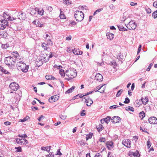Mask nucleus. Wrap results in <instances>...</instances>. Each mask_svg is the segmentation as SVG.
Masks as SVG:
<instances>
[{"mask_svg": "<svg viewBox=\"0 0 157 157\" xmlns=\"http://www.w3.org/2000/svg\"><path fill=\"white\" fill-rule=\"evenodd\" d=\"M16 59L11 56H9L5 58L4 60L5 63L7 65L10 69L13 70L15 67V63Z\"/></svg>", "mask_w": 157, "mask_h": 157, "instance_id": "f257e3e1", "label": "nucleus"}, {"mask_svg": "<svg viewBox=\"0 0 157 157\" xmlns=\"http://www.w3.org/2000/svg\"><path fill=\"white\" fill-rule=\"evenodd\" d=\"M17 66L18 67V69L24 72H27L29 69V66L27 65L22 61L17 62Z\"/></svg>", "mask_w": 157, "mask_h": 157, "instance_id": "f03ea898", "label": "nucleus"}, {"mask_svg": "<svg viewBox=\"0 0 157 157\" xmlns=\"http://www.w3.org/2000/svg\"><path fill=\"white\" fill-rule=\"evenodd\" d=\"M75 13V17L77 21H81L83 20L84 14L82 11L77 10Z\"/></svg>", "mask_w": 157, "mask_h": 157, "instance_id": "7ed1b4c3", "label": "nucleus"}, {"mask_svg": "<svg viewBox=\"0 0 157 157\" xmlns=\"http://www.w3.org/2000/svg\"><path fill=\"white\" fill-rule=\"evenodd\" d=\"M66 75L68 77L65 78V79L69 81L75 78L76 76V73L73 71H70L67 74H66Z\"/></svg>", "mask_w": 157, "mask_h": 157, "instance_id": "20e7f679", "label": "nucleus"}, {"mask_svg": "<svg viewBox=\"0 0 157 157\" xmlns=\"http://www.w3.org/2000/svg\"><path fill=\"white\" fill-rule=\"evenodd\" d=\"M136 27V24L133 21H130L126 25L127 28L129 30H134Z\"/></svg>", "mask_w": 157, "mask_h": 157, "instance_id": "39448f33", "label": "nucleus"}, {"mask_svg": "<svg viewBox=\"0 0 157 157\" xmlns=\"http://www.w3.org/2000/svg\"><path fill=\"white\" fill-rule=\"evenodd\" d=\"M19 86L18 84L16 82L11 83L9 85V87L12 90L16 91L18 89Z\"/></svg>", "mask_w": 157, "mask_h": 157, "instance_id": "423d86ee", "label": "nucleus"}, {"mask_svg": "<svg viewBox=\"0 0 157 157\" xmlns=\"http://www.w3.org/2000/svg\"><path fill=\"white\" fill-rule=\"evenodd\" d=\"M16 142L18 144L21 145L26 144L28 143L27 140L24 138H17Z\"/></svg>", "mask_w": 157, "mask_h": 157, "instance_id": "0eeeda50", "label": "nucleus"}, {"mask_svg": "<svg viewBox=\"0 0 157 157\" xmlns=\"http://www.w3.org/2000/svg\"><path fill=\"white\" fill-rule=\"evenodd\" d=\"M17 19L20 20H24L26 18V14L22 12H19L17 15Z\"/></svg>", "mask_w": 157, "mask_h": 157, "instance_id": "6e6552de", "label": "nucleus"}, {"mask_svg": "<svg viewBox=\"0 0 157 157\" xmlns=\"http://www.w3.org/2000/svg\"><path fill=\"white\" fill-rule=\"evenodd\" d=\"M122 144L128 148L131 147V141L128 139L123 140L122 141Z\"/></svg>", "mask_w": 157, "mask_h": 157, "instance_id": "1a4fd4ad", "label": "nucleus"}, {"mask_svg": "<svg viewBox=\"0 0 157 157\" xmlns=\"http://www.w3.org/2000/svg\"><path fill=\"white\" fill-rule=\"evenodd\" d=\"M149 122L151 124H157V118L155 117H151L148 118Z\"/></svg>", "mask_w": 157, "mask_h": 157, "instance_id": "9d476101", "label": "nucleus"}, {"mask_svg": "<svg viewBox=\"0 0 157 157\" xmlns=\"http://www.w3.org/2000/svg\"><path fill=\"white\" fill-rule=\"evenodd\" d=\"M41 59L43 63H46L49 60V57L46 54H43L41 55Z\"/></svg>", "mask_w": 157, "mask_h": 157, "instance_id": "9b49d317", "label": "nucleus"}, {"mask_svg": "<svg viewBox=\"0 0 157 157\" xmlns=\"http://www.w3.org/2000/svg\"><path fill=\"white\" fill-rule=\"evenodd\" d=\"M85 100V102L88 106H90L93 103V101L89 97H86L84 98Z\"/></svg>", "mask_w": 157, "mask_h": 157, "instance_id": "f8f14e48", "label": "nucleus"}, {"mask_svg": "<svg viewBox=\"0 0 157 157\" xmlns=\"http://www.w3.org/2000/svg\"><path fill=\"white\" fill-rule=\"evenodd\" d=\"M121 119L118 116H114L111 119V121L113 123H119L121 121Z\"/></svg>", "mask_w": 157, "mask_h": 157, "instance_id": "ddd939ff", "label": "nucleus"}, {"mask_svg": "<svg viewBox=\"0 0 157 157\" xmlns=\"http://www.w3.org/2000/svg\"><path fill=\"white\" fill-rule=\"evenodd\" d=\"M59 98V97L57 95H55L52 96L51 98L48 99L49 101L50 102H53L58 100Z\"/></svg>", "mask_w": 157, "mask_h": 157, "instance_id": "4468645a", "label": "nucleus"}, {"mask_svg": "<svg viewBox=\"0 0 157 157\" xmlns=\"http://www.w3.org/2000/svg\"><path fill=\"white\" fill-rule=\"evenodd\" d=\"M95 78L99 82L102 80L103 77L102 75L99 73H97L95 76Z\"/></svg>", "mask_w": 157, "mask_h": 157, "instance_id": "2eb2a0df", "label": "nucleus"}, {"mask_svg": "<svg viewBox=\"0 0 157 157\" xmlns=\"http://www.w3.org/2000/svg\"><path fill=\"white\" fill-rule=\"evenodd\" d=\"M72 51L74 54L76 55H82L83 53V52L82 51H81L79 49H76L75 48L74 49L72 50Z\"/></svg>", "mask_w": 157, "mask_h": 157, "instance_id": "dca6fc26", "label": "nucleus"}, {"mask_svg": "<svg viewBox=\"0 0 157 157\" xmlns=\"http://www.w3.org/2000/svg\"><path fill=\"white\" fill-rule=\"evenodd\" d=\"M33 23L37 27H42L43 26V25L41 24L40 21L38 20H34Z\"/></svg>", "mask_w": 157, "mask_h": 157, "instance_id": "f3484780", "label": "nucleus"}, {"mask_svg": "<svg viewBox=\"0 0 157 157\" xmlns=\"http://www.w3.org/2000/svg\"><path fill=\"white\" fill-rule=\"evenodd\" d=\"M106 36L107 38L109 39L110 40H112L114 37V35L112 33H109L106 34Z\"/></svg>", "mask_w": 157, "mask_h": 157, "instance_id": "a211bd4d", "label": "nucleus"}, {"mask_svg": "<svg viewBox=\"0 0 157 157\" xmlns=\"http://www.w3.org/2000/svg\"><path fill=\"white\" fill-rule=\"evenodd\" d=\"M37 10H38V8L36 7L35 9L32 8L31 10V12L30 14L34 16L36 14V12L37 11Z\"/></svg>", "mask_w": 157, "mask_h": 157, "instance_id": "6ab92c4d", "label": "nucleus"}, {"mask_svg": "<svg viewBox=\"0 0 157 157\" xmlns=\"http://www.w3.org/2000/svg\"><path fill=\"white\" fill-rule=\"evenodd\" d=\"M0 71L2 72L5 74H8L10 75V73L3 67L0 66Z\"/></svg>", "mask_w": 157, "mask_h": 157, "instance_id": "aec40b11", "label": "nucleus"}, {"mask_svg": "<svg viewBox=\"0 0 157 157\" xmlns=\"http://www.w3.org/2000/svg\"><path fill=\"white\" fill-rule=\"evenodd\" d=\"M117 27L119 29L120 31H127V29L124 28V27L121 25H117Z\"/></svg>", "mask_w": 157, "mask_h": 157, "instance_id": "412c9836", "label": "nucleus"}, {"mask_svg": "<svg viewBox=\"0 0 157 157\" xmlns=\"http://www.w3.org/2000/svg\"><path fill=\"white\" fill-rule=\"evenodd\" d=\"M106 145L107 146V147L109 149H111V148L113 147V144L112 142H107L106 143Z\"/></svg>", "mask_w": 157, "mask_h": 157, "instance_id": "4be33fe9", "label": "nucleus"}, {"mask_svg": "<svg viewBox=\"0 0 157 157\" xmlns=\"http://www.w3.org/2000/svg\"><path fill=\"white\" fill-rule=\"evenodd\" d=\"M51 146L46 147H42L41 149L42 150L46 151L49 152L50 150Z\"/></svg>", "mask_w": 157, "mask_h": 157, "instance_id": "5701e85b", "label": "nucleus"}, {"mask_svg": "<svg viewBox=\"0 0 157 157\" xmlns=\"http://www.w3.org/2000/svg\"><path fill=\"white\" fill-rule=\"evenodd\" d=\"M141 100L142 101L143 104L145 105L147 103L148 101L147 97H145L144 101L143 98H142L141 99Z\"/></svg>", "mask_w": 157, "mask_h": 157, "instance_id": "b1692460", "label": "nucleus"}, {"mask_svg": "<svg viewBox=\"0 0 157 157\" xmlns=\"http://www.w3.org/2000/svg\"><path fill=\"white\" fill-rule=\"evenodd\" d=\"M75 88V87L73 86L72 87L68 89L65 93V94H69L73 91Z\"/></svg>", "mask_w": 157, "mask_h": 157, "instance_id": "393cba45", "label": "nucleus"}, {"mask_svg": "<svg viewBox=\"0 0 157 157\" xmlns=\"http://www.w3.org/2000/svg\"><path fill=\"white\" fill-rule=\"evenodd\" d=\"M38 10H37V12H38V14L41 15H43L44 12L43 9L42 8H38Z\"/></svg>", "mask_w": 157, "mask_h": 157, "instance_id": "a878e982", "label": "nucleus"}, {"mask_svg": "<svg viewBox=\"0 0 157 157\" xmlns=\"http://www.w3.org/2000/svg\"><path fill=\"white\" fill-rule=\"evenodd\" d=\"M1 22L3 25H5L6 26H8L9 25V24H8V22L7 20H6L4 19H3L1 21Z\"/></svg>", "mask_w": 157, "mask_h": 157, "instance_id": "bb28decb", "label": "nucleus"}, {"mask_svg": "<svg viewBox=\"0 0 157 157\" xmlns=\"http://www.w3.org/2000/svg\"><path fill=\"white\" fill-rule=\"evenodd\" d=\"M97 128L98 132H99L102 130L104 127L102 124H100L98 126H97Z\"/></svg>", "mask_w": 157, "mask_h": 157, "instance_id": "cd10ccee", "label": "nucleus"}, {"mask_svg": "<svg viewBox=\"0 0 157 157\" xmlns=\"http://www.w3.org/2000/svg\"><path fill=\"white\" fill-rule=\"evenodd\" d=\"M45 78L47 80H50L51 79L55 80L56 79V78H55L54 77H53L52 75H46L45 76Z\"/></svg>", "mask_w": 157, "mask_h": 157, "instance_id": "c85d7f7f", "label": "nucleus"}, {"mask_svg": "<svg viewBox=\"0 0 157 157\" xmlns=\"http://www.w3.org/2000/svg\"><path fill=\"white\" fill-rule=\"evenodd\" d=\"M10 15V14L8 13L7 12H5L3 14V18L7 19L8 17Z\"/></svg>", "mask_w": 157, "mask_h": 157, "instance_id": "c756f323", "label": "nucleus"}, {"mask_svg": "<svg viewBox=\"0 0 157 157\" xmlns=\"http://www.w3.org/2000/svg\"><path fill=\"white\" fill-rule=\"evenodd\" d=\"M145 116V113L144 111L140 112L139 114V117L141 119H143Z\"/></svg>", "mask_w": 157, "mask_h": 157, "instance_id": "7c9ffc66", "label": "nucleus"}, {"mask_svg": "<svg viewBox=\"0 0 157 157\" xmlns=\"http://www.w3.org/2000/svg\"><path fill=\"white\" fill-rule=\"evenodd\" d=\"M111 117L109 116H107L106 117L103 119V121H104L106 123L108 124L109 121H110Z\"/></svg>", "mask_w": 157, "mask_h": 157, "instance_id": "2f4dec72", "label": "nucleus"}, {"mask_svg": "<svg viewBox=\"0 0 157 157\" xmlns=\"http://www.w3.org/2000/svg\"><path fill=\"white\" fill-rule=\"evenodd\" d=\"M135 103L137 105L136 106L139 107L141 105L142 103V101H140V100H137L135 102Z\"/></svg>", "mask_w": 157, "mask_h": 157, "instance_id": "473e14b6", "label": "nucleus"}, {"mask_svg": "<svg viewBox=\"0 0 157 157\" xmlns=\"http://www.w3.org/2000/svg\"><path fill=\"white\" fill-rule=\"evenodd\" d=\"M60 13L59 15L60 18L62 19H64L65 18V16L63 12L61 11V9H60Z\"/></svg>", "mask_w": 157, "mask_h": 157, "instance_id": "72a5a7b5", "label": "nucleus"}, {"mask_svg": "<svg viewBox=\"0 0 157 157\" xmlns=\"http://www.w3.org/2000/svg\"><path fill=\"white\" fill-rule=\"evenodd\" d=\"M48 46V44H46L45 43H42L41 46L42 47L44 48L45 50H47V46Z\"/></svg>", "mask_w": 157, "mask_h": 157, "instance_id": "f704fd0d", "label": "nucleus"}, {"mask_svg": "<svg viewBox=\"0 0 157 157\" xmlns=\"http://www.w3.org/2000/svg\"><path fill=\"white\" fill-rule=\"evenodd\" d=\"M93 135V133H90L88 134L87 135L86 137V140L91 138Z\"/></svg>", "mask_w": 157, "mask_h": 157, "instance_id": "c9c22d12", "label": "nucleus"}, {"mask_svg": "<svg viewBox=\"0 0 157 157\" xmlns=\"http://www.w3.org/2000/svg\"><path fill=\"white\" fill-rule=\"evenodd\" d=\"M125 109L127 111L130 110L132 112H133L134 110V108L133 107L130 106L126 107Z\"/></svg>", "mask_w": 157, "mask_h": 157, "instance_id": "e433bc0d", "label": "nucleus"}, {"mask_svg": "<svg viewBox=\"0 0 157 157\" xmlns=\"http://www.w3.org/2000/svg\"><path fill=\"white\" fill-rule=\"evenodd\" d=\"M132 155L134 156L139 157L140 156L139 151L137 150H136L135 152H132Z\"/></svg>", "mask_w": 157, "mask_h": 157, "instance_id": "4c0bfd02", "label": "nucleus"}, {"mask_svg": "<svg viewBox=\"0 0 157 157\" xmlns=\"http://www.w3.org/2000/svg\"><path fill=\"white\" fill-rule=\"evenodd\" d=\"M43 63V62L42 60L40 61H37L36 62V64L38 67H39L42 65Z\"/></svg>", "mask_w": 157, "mask_h": 157, "instance_id": "58836bf2", "label": "nucleus"}, {"mask_svg": "<svg viewBox=\"0 0 157 157\" xmlns=\"http://www.w3.org/2000/svg\"><path fill=\"white\" fill-rule=\"evenodd\" d=\"M123 91V90L122 89H121V90H119L117 92L116 94V97H119L121 95V94L122 93Z\"/></svg>", "mask_w": 157, "mask_h": 157, "instance_id": "ea45409f", "label": "nucleus"}, {"mask_svg": "<svg viewBox=\"0 0 157 157\" xmlns=\"http://www.w3.org/2000/svg\"><path fill=\"white\" fill-rule=\"evenodd\" d=\"M29 119V117L28 116H26L25 118L21 119V122H24L26 121Z\"/></svg>", "mask_w": 157, "mask_h": 157, "instance_id": "a19ab883", "label": "nucleus"}, {"mask_svg": "<svg viewBox=\"0 0 157 157\" xmlns=\"http://www.w3.org/2000/svg\"><path fill=\"white\" fill-rule=\"evenodd\" d=\"M17 18L12 17L10 15L8 17L7 19L9 21H13L16 20Z\"/></svg>", "mask_w": 157, "mask_h": 157, "instance_id": "79ce46f5", "label": "nucleus"}, {"mask_svg": "<svg viewBox=\"0 0 157 157\" xmlns=\"http://www.w3.org/2000/svg\"><path fill=\"white\" fill-rule=\"evenodd\" d=\"M152 16L154 19L156 18L157 17V10L152 13Z\"/></svg>", "mask_w": 157, "mask_h": 157, "instance_id": "37998d69", "label": "nucleus"}, {"mask_svg": "<svg viewBox=\"0 0 157 157\" xmlns=\"http://www.w3.org/2000/svg\"><path fill=\"white\" fill-rule=\"evenodd\" d=\"M59 73L60 75L64 77L65 76V72L64 70L61 69L59 71Z\"/></svg>", "mask_w": 157, "mask_h": 157, "instance_id": "c03bdc74", "label": "nucleus"}, {"mask_svg": "<svg viewBox=\"0 0 157 157\" xmlns=\"http://www.w3.org/2000/svg\"><path fill=\"white\" fill-rule=\"evenodd\" d=\"M71 2L69 0H66L64 1V2H63V3L64 4H65L67 5H70L71 4Z\"/></svg>", "mask_w": 157, "mask_h": 157, "instance_id": "a18cd8bd", "label": "nucleus"}, {"mask_svg": "<svg viewBox=\"0 0 157 157\" xmlns=\"http://www.w3.org/2000/svg\"><path fill=\"white\" fill-rule=\"evenodd\" d=\"M103 10V9L102 8H101V9H98V10H96L94 13V15H96L97 13H99V12H100L101 11H102V10Z\"/></svg>", "mask_w": 157, "mask_h": 157, "instance_id": "49530a36", "label": "nucleus"}, {"mask_svg": "<svg viewBox=\"0 0 157 157\" xmlns=\"http://www.w3.org/2000/svg\"><path fill=\"white\" fill-rule=\"evenodd\" d=\"M151 144L150 142V139H148L147 142V146L148 147V148H149L151 145Z\"/></svg>", "mask_w": 157, "mask_h": 157, "instance_id": "de8ad7c7", "label": "nucleus"}, {"mask_svg": "<svg viewBox=\"0 0 157 157\" xmlns=\"http://www.w3.org/2000/svg\"><path fill=\"white\" fill-rule=\"evenodd\" d=\"M130 102V101L129 99L128 98H125V101H124V103L125 104H128Z\"/></svg>", "mask_w": 157, "mask_h": 157, "instance_id": "09e8293b", "label": "nucleus"}, {"mask_svg": "<svg viewBox=\"0 0 157 157\" xmlns=\"http://www.w3.org/2000/svg\"><path fill=\"white\" fill-rule=\"evenodd\" d=\"M6 28V26L3 24H0V30H3Z\"/></svg>", "mask_w": 157, "mask_h": 157, "instance_id": "8fccbe9b", "label": "nucleus"}, {"mask_svg": "<svg viewBox=\"0 0 157 157\" xmlns=\"http://www.w3.org/2000/svg\"><path fill=\"white\" fill-rule=\"evenodd\" d=\"M59 117L62 119L64 120L66 118L67 116L65 115H60Z\"/></svg>", "mask_w": 157, "mask_h": 157, "instance_id": "3c124183", "label": "nucleus"}, {"mask_svg": "<svg viewBox=\"0 0 157 157\" xmlns=\"http://www.w3.org/2000/svg\"><path fill=\"white\" fill-rule=\"evenodd\" d=\"M46 157H54V154L53 152H50L49 155H47Z\"/></svg>", "mask_w": 157, "mask_h": 157, "instance_id": "603ef678", "label": "nucleus"}, {"mask_svg": "<svg viewBox=\"0 0 157 157\" xmlns=\"http://www.w3.org/2000/svg\"><path fill=\"white\" fill-rule=\"evenodd\" d=\"M1 47L3 49H6L8 47V46L7 44H2Z\"/></svg>", "mask_w": 157, "mask_h": 157, "instance_id": "864d4df0", "label": "nucleus"}, {"mask_svg": "<svg viewBox=\"0 0 157 157\" xmlns=\"http://www.w3.org/2000/svg\"><path fill=\"white\" fill-rule=\"evenodd\" d=\"M99 141L101 142H105L106 141V140L105 138L101 137L100 138Z\"/></svg>", "mask_w": 157, "mask_h": 157, "instance_id": "5fc2aeb1", "label": "nucleus"}, {"mask_svg": "<svg viewBox=\"0 0 157 157\" xmlns=\"http://www.w3.org/2000/svg\"><path fill=\"white\" fill-rule=\"evenodd\" d=\"M109 7L110 9L112 10H113L115 8V6L113 4H112L110 5L109 6Z\"/></svg>", "mask_w": 157, "mask_h": 157, "instance_id": "6e6d98bb", "label": "nucleus"}, {"mask_svg": "<svg viewBox=\"0 0 157 157\" xmlns=\"http://www.w3.org/2000/svg\"><path fill=\"white\" fill-rule=\"evenodd\" d=\"M145 10L148 14L150 13L151 12V10L150 8H145Z\"/></svg>", "mask_w": 157, "mask_h": 157, "instance_id": "4d7b16f0", "label": "nucleus"}, {"mask_svg": "<svg viewBox=\"0 0 157 157\" xmlns=\"http://www.w3.org/2000/svg\"><path fill=\"white\" fill-rule=\"evenodd\" d=\"M18 136L21 137V138H24L25 137H27V136L26 134H24L23 135H19Z\"/></svg>", "mask_w": 157, "mask_h": 157, "instance_id": "13d9d810", "label": "nucleus"}, {"mask_svg": "<svg viewBox=\"0 0 157 157\" xmlns=\"http://www.w3.org/2000/svg\"><path fill=\"white\" fill-rule=\"evenodd\" d=\"M15 148L16 149H17V152H21L22 150L21 148V147H15Z\"/></svg>", "mask_w": 157, "mask_h": 157, "instance_id": "bf43d9fd", "label": "nucleus"}, {"mask_svg": "<svg viewBox=\"0 0 157 157\" xmlns=\"http://www.w3.org/2000/svg\"><path fill=\"white\" fill-rule=\"evenodd\" d=\"M60 149H59L57 151V153L56 154V155H62V154L60 151Z\"/></svg>", "mask_w": 157, "mask_h": 157, "instance_id": "052dcab7", "label": "nucleus"}, {"mask_svg": "<svg viewBox=\"0 0 157 157\" xmlns=\"http://www.w3.org/2000/svg\"><path fill=\"white\" fill-rule=\"evenodd\" d=\"M141 45H140L139 47L138 48V51H137V55L139 54V53L140 52L141 50Z\"/></svg>", "mask_w": 157, "mask_h": 157, "instance_id": "680f3d73", "label": "nucleus"}, {"mask_svg": "<svg viewBox=\"0 0 157 157\" xmlns=\"http://www.w3.org/2000/svg\"><path fill=\"white\" fill-rule=\"evenodd\" d=\"M47 10L50 12H51L53 8L52 7L50 6H48L47 7Z\"/></svg>", "mask_w": 157, "mask_h": 157, "instance_id": "e2e57ef3", "label": "nucleus"}, {"mask_svg": "<svg viewBox=\"0 0 157 157\" xmlns=\"http://www.w3.org/2000/svg\"><path fill=\"white\" fill-rule=\"evenodd\" d=\"M48 44L51 45H52L53 44L52 42L50 40L49 38L48 39Z\"/></svg>", "mask_w": 157, "mask_h": 157, "instance_id": "0e129e2a", "label": "nucleus"}, {"mask_svg": "<svg viewBox=\"0 0 157 157\" xmlns=\"http://www.w3.org/2000/svg\"><path fill=\"white\" fill-rule=\"evenodd\" d=\"M138 138V136H134L133 137V140H134L135 142L137 140Z\"/></svg>", "mask_w": 157, "mask_h": 157, "instance_id": "69168bd1", "label": "nucleus"}, {"mask_svg": "<svg viewBox=\"0 0 157 157\" xmlns=\"http://www.w3.org/2000/svg\"><path fill=\"white\" fill-rule=\"evenodd\" d=\"M94 157H102L101 155L99 153H97Z\"/></svg>", "mask_w": 157, "mask_h": 157, "instance_id": "338daca9", "label": "nucleus"}, {"mask_svg": "<svg viewBox=\"0 0 157 157\" xmlns=\"http://www.w3.org/2000/svg\"><path fill=\"white\" fill-rule=\"evenodd\" d=\"M153 6H154L157 8V1L154 2L153 3Z\"/></svg>", "mask_w": 157, "mask_h": 157, "instance_id": "774afa93", "label": "nucleus"}]
</instances>
